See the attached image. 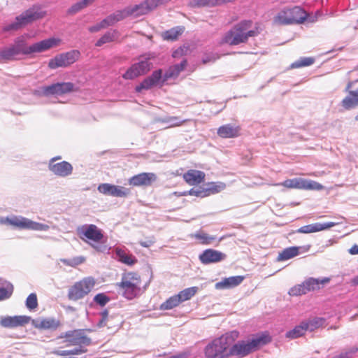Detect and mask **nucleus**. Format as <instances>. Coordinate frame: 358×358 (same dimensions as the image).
Returning a JSON list of instances; mask_svg holds the SVG:
<instances>
[{
    "mask_svg": "<svg viewBox=\"0 0 358 358\" xmlns=\"http://www.w3.org/2000/svg\"><path fill=\"white\" fill-rule=\"evenodd\" d=\"M252 24V22L247 20L237 23L225 34L223 42L230 45H237L246 43L249 37H255L259 34L257 27L249 30Z\"/></svg>",
    "mask_w": 358,
    "mask_h": 358,
    "instance_id": "1",
    "label": "nucleus"
},
{
    "mask_svg": "<svg viewBox=\"0 0 358 358\" xmlns=\"http://www.w3.org/2000/svg\"><path fill=\"white\" fill-rule=\"evenodd\" d=\"M271 341V338L267 332L257 334L248 341H241L234 344L229 348V355L245 357Z\"/></svg>",
    "mask_w": 358,
    "mask_h": 358,
    "instance_id": "2",
    "label": "nucleus"
},
{
    "mask_svg": "<svg viewBox=\"0 0 358 358\" xmlns=\"http://www.w3.org/2000/svg\"><path fill=\"white\" fill-rule=\"evenodd\" d=\"M307 18V13L301 6L285 7L273 17V23L277 25L302 24Z\"/></svg>",
    "mask_w": 358,
    "mask_h": 358,
    "instance_id": "3",
    "label": "nucleus"
},
{
    "mask_svg": "<svg viewBox=\"0 0 358 358\" xmlns=\"http://www.w3.org/2000/svg\"><path fill=\"white\" fill-rule=\"evenodd\" d=\"M141 284L140 275L136 273L129 272L123 274L119 287L123 296L131 300L139 294Z\"/></svg>",
    "mask_w": 358,
    "mask_h": 358,
    "instance_id": "4",
    "label": "nucleus"
},
{
    "mask_svg": "<svg viewBox=\"0 0 358 358\" xmlns=\"http://www.w3.org/2000/svg\"><path fill=\"white\" fill-rule=\"evenodd\" d=\"M231 342L228 334L214 339L205 348L204 352L206 358H225L229 356Z\"/></svg>",
    "mask_w": 358,
    "mask_h": 358,
    "instance_id": "5",
    "label": "nucleus"
},
{
    "mask_svg": "<svg viewBox=\"0 0 358 358\" xmlns=\"http://www.w3.org/2000/svg\"><path fill=\"white\" fill-rule=\"evenodd\" d=\"M44 15L45 12L41 10L39 6H34L19 16H17L13 22L4 26L3 30V31H17L23 26L36 20L42 18Z\"/></svg>",
    "mask_w": 358,
    "mask_h": 358,
    "instance_id": "6",
    "label": "nucleus"
},
{
    "mask_svg": "<svg viewBox=\"0 0 358 358\" xmlns=\"http://www.w3.org/2000/svg\"><path fill=\"white\" fill-rule=\"evenodd\" d=\"M330 279L329 278H308L301 284L292 287L288 292V294L292 296H297L312 291L320 289L321 286L328 283Z\"/></svg>",
    "mask_w": 358,
    "mask_h": 358,
    "instance_id": "7",
    "label": "nucleus"
},
{
    "mask_svg": "<svg viewBox=\"0 0 358 358\" xmlns=\"http://www.w3.org/2000/svg\"><path fill=\"white\" fill-rule=\"evenodd\" d=\"M94 285L95 280L93 278H85L82 280L76 282L69 289L68 298L72 301L81 299L90 292Z\"/></svg>",
    "mask_w": 358,
    "mask_h": 358,
    "instance_id": "8",
    "label": "nucleus"
},
{
    "mask_svg": "<svg viewBox=\"0 0 358 358\" xmlns=\"http://www.w3.org/2000/svg\"><path fill=\"white\" fill-rule=\"evenodd\" d=\"M171 0H144L138 4L127 6L129 15L138 17L154 10L160 5L166 4Z\"/></svg>",
    "mask_w": 358,
    "mask_h": 358,
    "instance_id": "9",
    "label": "nucleus"
},
{
    "mask_svg": "<svg viewBox=\"0 0 358 358\" xmlns=\"http://www.w3.org/2000/svg\"><path fill=\"white\" fill-rule=\"evenodd\" d=\"M21 55H26L25 40L22 36L17 38L13 44L0 51V59L3 60H15Z\"/></svg>",
    "mask_w": 358,
    "mask_h": 358,
    "instance_id": "10",
    "label": "nucleus"
},
{
    "mask_svg": "<svg viewBox=\"0 0 358 358\" xmlns=\"http://www.w3.org/2000/svg\"><path fill=\"white\" fill-rule=\"evenodd\" d=\"M74 85L72 83H57L48 86H43L36 90L35 94L38 96H62L73 90Z\"/></svg>",
    "mask_w": 358,
    "mask_h": 358,
    "instance_id": "11",
    "label": "nucleus"
},
{
    "mask_svg": "<svg viewBox=\"0 0 358 358\" xmlns=\"http://www.w3.org/2000/svg\"><path fill=\"white\" fill-rule=\"evenodd\" d=\"M61 338H66L69 345L90 346L92 339L87 336L83 329L68 331L61 335Z\"/></svg>",
    "mask_w": 358,
    "mask_h": 358,
    "instance_id": "12",
    "label": "nucleus"
},
{
    "mask_svg": "<svg viewBox=\"0 0 358 358\" xmlns=\"http://www.w3.org/2000/svg\"><path fill=\"white\" fill-rule=\"evenodd\" d=\"M79 55L80 52L78 50L59 54L49 61L48 66L51 69L66 67L74 63L78 59Z\"/></svg>",
    "mask_w": 358,
    "mask_h": 358,
    "instance_id": "13",
    "label": "nucleus"
},
{
    "mask_svg": "<svg viewBox=\"0 0 358 358\" xmlns=\"http://www.w3.org/2000/svg\"><path fill=\"white\" fill-rule=\"evenodd\" d=\"M280 185L287 188L320 190L323 186L313 180L303 178H293L285 180Z\"/></svg>",
    "mask_w": 358,
    "mask_h": 358,
    "instance_id": "14",
    "label": "nucleus"
},
{
    "mask_svg": "<svg viewBox=\"0 0 358 358\" xmlns=\"http://www.w3.org/2000/svg\"><path fill=\"white\" fill-rule=\"evenodd\" d=\"M152 67V63L148 59L135 63L122 75L125 80H133L140 76L147 73Z\"/></svg>",
    "mask_w": 358,
    "mask_h": 358,
    "instance_id": "15",
    "label": "nucleus"
},
{
    "mask_svg": "<svg viewBox=\"0 0 358 358\" xmlns=\"http://www.w3.org/2000/svg\"><path fill=\"white\" fill-rule=\"evenodd\" d=\"M57 157H52L48 162V169L55 176L65 178L73 172L72 165L66 161L57 162Z\"/></svg>",
    "mask_w": 358,
    "mask_h": 358,
    "instance_id": "16",
    "label": "nucleus"
},
{
    "mask_svg": "<svg viewBox=\"0 0 358 358\" xmlns=\"http://www.w3.org/2000/svg\"><path fill=\"white\" fill-rule=\"evenodd\" d=\"M59 42V39H56L55 38H50L48 39H45L39 42L35 43L31 45H27L25 42V55H31L34 53H40L45 52L51 48L57 45Z\"/></svg>",
    "mask_w": 358,
    "mask_h": 358,
    "instance_id": "17",
    "label": "nucleus"
},
{
    "mask_svg": "<svg viewBox=\"0 0 358 358\" xmlns=\"http://www.w3.org/2000/svg\"><path fill=\"white\" fill-rule=\"evenodd\" d=\"M77 233L80 238L84 240L83 236L94 242L99 243L103 237L101 231L94 224H84L77 229Z\"/></svg>",
    "mask_w": 358,
    "mask_h": 358,
    "instance_id": "18",
    "label": "nucleus"
},
{
    "mask_svg": "<svg viewBox=\"0 0 358 358\" xmlns=\"http://www.w3.org/2000/svg\"><path fill=\"white\" fill-rule=\"evenodd\" d=\"M97 189L103 194L115 197H126L130 193V190L128 188L110 183L100 184Z\"/></svg>",
    "mask_w": 358,
    "mask_h": 358,
    "instance_id": "19",
    "label": "nucleus"
},
{
    "mask_svg": "<svg viewBox=\"0 0 358 358\" xmlns=\"http://www.w3.org/2000/svg\"><path fill=\"white\" fill-rule=\"evenodd\" d=\"M227 255L218 250L206 249L199 255V259L205 265L220 262L225 259Z\"/></svg>",
    "mask_w": 358,
    "mask_h": 358,
    "instance_id": "20",
    "label": "nucleus"
},
{
    "mask_svg": "<svg viewBox=\"0 0 358 358\" xmlns=\"http://www.w3.org/2000/svg\"><path fill=\"white\" fill-rule=\"evenodd\" d=\"M157 179V177L154 173H141L129 178V183L133 186H150Z\"/></svg>",
    "mask_w": 358,
    "mask_h": 358,
    "instance_id": "21",
    "label": "nucleus"
},
{
    "mask_svg": "<svg viewBox=\"0 0 358 358\" xmlns=\"http://www.w3.org/2000/svg\"><path fill=\"white\" fill-rule=\"evenodd\" d=\"M162 71L159 69L155 71L151 76L145 78L135 88L137 92H141L143 90H150L152 87L156 86L162 79Z\"/></svg>",
    "mask_w": 358,
    "mask_h": 358,
    "instance_id": "22",
    "label": "nucleus"
},
{
    "mask_svg": "<svg viewBox=\"0 0 358 358\" xmlns=\"http://www.w3.org/2000/svg\"><path fill=\"white\" fill-rule=\"evenodd\" d=\"M30 320L27 316H6L0 320V325L5 328H15L27 324Z\"/></svg>",
    "mask_w": 358,
    "mask_h": 358,
    "instance_id": "23",
    "label": "nucleus"
},
{
    "mask_svg": "<svg viewBox=\"0 0 358 358\" xmlns=\"http://www.w3.org/2000/svg\"><path fill=\"white\" fill-rule=\"evenodd\" d=\"M352 83H349L345 88L348 95L342 100L341 106L346 110H351L358 107V88L349 90Z\"/></svg>",
    "mask_w": 358,
    "mask_h": 358,
    "instance_id": "24",
    "label": "nucleus"
},
{
    "mask_svg": "<svg viewBox=\"0 0 358 358\" xmlns=\"http://www.w3.org/2000/svg\"><path fill=\"white\" fill-rule=\"evenodd\" d=\"M338 223L334 222L320 223L316 222L311 224L303 226L296 230L297 233L310 234L328 229L336 226Z\"/></svg>",
    "mask_w": 358,
    "mask_h": 358,
    "instance_id": "25",
    "label": "nucleus"
},
{
    "mask_svg": "<svg viewBox=\"0 0 358 358\" xmlns=\"http://www.w3.org/2000/svg\"><path fill=\"white\" fill-rule=\"evenodd\" d=\"M59 324V320L50 317L32 320V325L38 329L55 330Z\"/></svg>",
    "mask_w": 358,
    "mask_h": 358,
    "instance_id": "26",
    "label": "nucleus"
},
{
    "mask_svg": "<svg viewBox=\"0 0 358 358\" xmlns=\"http://www.w3.org/2000/svg\"><path fill=\"white\" fill-rule=\"evenodd\" d=\"M241 128L239 126L232 124H227L217 129V135L224 138H231L238 137L240 135Z\"/></svg>",
    "mask_w": 358,
    "mask_h": 358,
    "instance_id": "27",
    "label": "nucleus"
},
{
    "mask_svg": "<svg viewBox=\"0 0 358 358\" xmlns=\"http://www.w3.org/2000/svg\"><path fill=\"white\" fill-rule=\"evenodd\" d=\"M243 280L244 277L242 275L225 278L217 282L215 287L217 289H231L239 285Z\"/></svg>",
    "mask_w": 358,
    "mask_h": 358,
    "instance_id": "28",
    "label": "nucleus"
},
{
    "mask_svg": "<svg viewBox=\"0 0 358 358\" xmlns=\"http://www.w3.org/2000/svg\"><path fill=\"white\" fill-rule=\"evenodd\" d=\"M183 179L190 185H196L204 180L205 173L201 171L191 169L184 173Z\"/></svg>",
    "mask_w": 358,
    "mask_h": 358,
    "instance_id": "29",
    "label": "nucleus"
},
{
    "mask_svg": "<svg viewBox=\"0 0 358 358\" xmlns=\"http://www.w3.org/2000/svg\"><path fill=\"white\" fill-rule=\"evenodd\" d=\"M50 226L45 224L32 221L27 217H22L20 229H29L39 231H46Z\"/></svg>",
    "mask_w": 358,
    "mask_h": 358,
    "instance_id": "30",
    "label": "nucleus"
},
{
    "mask_svg": "<svg viewBox=\"0 0 358 358\" xmlns=\"http://www.w3.org/2000/svg\"><path fill=\"white\" fill-rule=\"evenodd\" d=\"M187 65V60L183 59L180 64L170 66L164 75V81L170 78H176L184 70Z\"/></svg>",
    "mask_w": 358,
    "mask_h": 358,
    "instance_id": "31",
    "label": "nucleus"
},
{
    "mask_svg": "<svg viewBox=\"0 0 358 358\" xmlns=\"http://www.w3.org/2000/svg\"><path fill=\"white\" fill-rule=\"evenodd\" d=\"M184 31L185 27L183 26H177L164 31L162 36L166 41H176L179 36L182 34Z\"/></svg>",
    "mask_w": 358,
    "mask_h": 358,
    "instance_id": "32",
    "label": "nucleus"
},
{
    "mask_svg": "<svg viewBox=\"0 0 358 358\" xmlns=\"http://www.w3.org/2000/svg\"><path fill=\"white\" fill-rule=\"evenodd\" d=\"M127 7H125L122 10H118L113 13L107 16L111 25H114L115 23L123 20L124 19L129 17V13Z\"/></svg>",
    "mask_w": 358,
    "mask_h": 358,
    "instance_id": "33",
    "label": "nucleus"
},
{
    "mask_svg": "<svg viewBox=\"0 0 358 358\" xmlns=\"http://www.w3.org/2000/svg\"><path fill=\"white\" fill-rule=\"evenodd\" d=\"M116 256L120 262L129 266L134 265L137 262V259L134 255L128 254L122 249H116Z\"/></svg>",
    "mask_w": 358,
    "mask_h": 358,
    "instance_id": "34",
    "label": "nucleus"
},
{
    "mask_svg": "<svg viewBox=\"0 0 358 358\" xmlns=\"http://www.w3.org/2000/svg\"><path fill=\"white\" fill-rule=\"evenodd\" d=\"M119 33L117 30H110L106 32L96 43V46L100 47L105 43L113 42L117 39Z\"/></svg>",
    "mask_w": 358,
    "mask_h": 358,
    "instance_id": "35",
    "label": "nucleus"
},
{
    "mask_svg": "<svg viewBox=\"0 0 358 358\" xmlns=\"http://www.w3.org/2000/svg\"><path fill=\"white\" fill-rule=\"evenodd\" d=\"M299 248L294 246L287 248L279 253L277 260L280 262L292 259L299 255Z\"/></svg>",
    "mask_w": 358,
    "mask_h": 358,
    "instance_id": "36",
    "label": "nucleus"
},
{
    "mask_svg": "<svg viewBox=\"0 0 358 358\" xmlns=\"http://www.w3.org/2000/svg\"><path fill=\"white\" fill-rule=\"evenodd\" d=\"M303 322L307 330L312 331L322 327L324 324L325 320L322 317H314Z\"/></svg>",
    "mask_w": 358,
    "mask_h": 358,
    "instance_id": "37",
    "label": "nucleus"
},
{
    "mask_svg": "<svg viewBox=\"0 0 358 358\" xmlns=\"http://www.w3.org/2000/svg\"><path fill=\"white\" fill-rule=\"evenodd\" d=\"M22 216L12 215L10 217H0V224L11 225L20 229Z\"/></svg>",
    "mask_w": 358,
    "mask_h": 358,
    "instance_id": "38",
    "label": "nucleus"
},
{
    "mask_svg": "<svg viewBox=\"0 0 358 358\" xmlns=\"http://www.w3.org/2000/svg\"><path fill=\"white\" fill-rule=\"evenodd\" d=\"M194 237L200 241L203 245H210L217 241V237L210 236L202 231H198L194 234Z\"/></svg>",
    "mask_w": 358,
    "mask_h": 358,
    "instance_id": "39",
    "label": "nucleus"
},
{
    "mask_svg": "<svg viewBox=\"0 0 358 358\" xmlns=\"http://www.w3.org/2000/svg\"><path fill=\"white\" fill-rule=\"evenodd\" d=\"M308 331L304 322H301L300 324L296 326L292 330L289 331L286 333V337L289 338H296L303 336L305 332Z\"/></svg>",
    "mask_w": 358,
    "mask_h": 358,
    "instance_id": "40",
    "label": "nucleus"
},
{
    "mask_svg": "<svg viewBox=\"0 0 358 358\" xmlns=\"http://www.w3.org/2000/svg\"><path fill=\"white\" fill-rule=\"evenodd\" d=\"M181 303L178 294L172 296L160 305V310H171L178 306Z\"/></svg>",
    "mask_w": 358,
    "mask_h": 358,
    "instance_id": "41",
    "label": "nucleus"
},
{
    "mask_svg": "<svg viewBox=\"0 0 358 358\" xmlns=\"http://www.w3.org/2000/svg\"><path fill=\"white\" fill-rule=\"evenodd\" d=\"M226 188V184L222 182H213L207 185V187L205 188L208 196L211 194H216L220 192Z\"/></svg>",
    "mask_w": 358,
    "mask_h": 358,
    "instance_id": "42",
    "label": "nucleus"
},
{
    "mask_svg": "<svg viewBox=\"0 0 358 358\" xmlns=\"http://www.w3.org/2000/svg\"><path fill=\"white\" fill-rule=\"evenodd\" d=\"M215 6L216 0H192L189 3V6L192 8L213 7Z\"/></svg>",
    "mask_w": 358,
    "mask_h": 358,
    "instance_id": "43",
    "label": "nucleus"
},
{
    "mask_svg": "<svg viewBox=\"0 0 358 358\" xmlns=\"http://www.w3.org/2000/svg\"><path fill=\"white\" fill-rule=\"evenodd\" d=\"M0 287V301L10 298L13 292V286L11 283L5 281Z\"/></svg>",
    "mask_w": 358,
    "mask_h": 358,
    "instance_id": "44",
    "label": "nucleus"
},
{
    "mask_svg": "<svg viewBox=\"0 0 358 358\" xmlns=\"http://www.w3.org/2000/svg\"><path fill=\"white\" fill-rule=\"evenodd\" d=\"M198 290L197 287H192L189 288H186L178 294V296L180 299H181V302L185 301L187 300L190 299L192 296H194Z\"/></svg>",
    "mask_w": 358,
    "mask_h": 358,
    "instance_id": "45",
    "label": "nucleus"
},
{
    "mask_svg": "<svg viewBox=\"0 0 358 358\" xmlns=\"http://www.w3.org/2000/svg\"><path fill=\"white\" fill-rule=\"evenodd\" d=\"M86 259L83 256H77L72 257L71 259H60L59 261L62 262L64 265L76 267L78 265L83 264L85 262Z\"/></svg>",
    "mask_w": 358,
    "mask_h": 358,
    "instance_id": "46",
    "label": "nucleus"
},
{
    "mask_svg": "<svg viewBox=\"0 0 358 358\" xmlns=\"http://www.w3.org/2000/svg\"><path fill=\"white\" fill-rule=\"evenodd\" d=\"M315 62L313 57H301L290 65L291 69H297L312 65Z\"/></svg>",
    "mask_w": 358,
    "mask_h": 358,
    "instance_id": "47",
    "label": "nucleus"
},
{
    "mask_svg": "<svg viewBox=\"0 0 358 358\" xmlns=\"http://www.w3.org/2000/svg\"><path fill=\"white\" fill-rule=\"evenodd\" d=\"M358 352V347L351 346L344 349L338 355V358H352Z\"/></svg>",
    "mask_w": 358,
    "mask_h": 358,
    "instance_id": "48",
    "label": "nucleus"
},
{
    "mask_svg": "<svg viewBox=\"0 0 358 358\" xmlns=\"http://www.w3.org/2000/svg\"><path fill=\"white\" fill-rule=\"evenodd\" d=\"M26 306L29 310H34L38 306L37 296L35 293H31L27 296Z\"/></svg>",
    "mask_w": 358,
    "mask_h": 358,
    "instance_id": "49",
    "label": "nucleus"
},
{
    "mask_svg": "<svg viewBox=\"0 0 358 358\" xmlns=\"http://www.w3.org/2000/svg\"><path fill=\"white\" fill-rule=\"evenodd\" d=\"M94 301L101 306H104L110 301V298L105 293H99L94 297Z\"/></svg>",
    "mask_w": 358,
    "mask_h": 358,
    "instance_id": "50",
    "label": "nucleus"
},
{
    "mask_svg": "<svg viewBox=\"0 0 358 358\" xmlns=\"http://www.w3.org/2000/svg\"><path fill=\"white\" fill-rule=\"evenodd\" d=\"M220 58V55L217 52H207L205 53L202 57L203 64L213 63Z\"/></svg>",
    "mask_w": 358,
    "mask_h": 358,
    "instance_id": "51",
    "label": "nucleus"
},
{
    "mask_svg": "<svg viewBox=\"0 0 358 358\" xmlns=\"http://www.w3.org/2000/svg\"><path fill=\"white\" fill-rule=\"evenodd\" d=\"M188 193L189 195H193L201 198L208 196V193H206L205 188L202 187L192 188L188 191Z\"/></svg>",
    "mask_w": 358,
    "mask_h": 358,
    "instance_id": "52",
    "label": "nucleus"
},
{
    "mask_svg": "<svg viewBox=\"0 0 358 358\" xmlns=\"http://www.w3.org/2000/svg\"><path fill=\"white\" fill-rule=\"evenodd\" d=\"M78 348H75L70 350L71 355H81L87 352V346L78 345Z\"/></svg>",
    "mask_w": 358,
    "mask_h": 358,
    "instance_id": "53",
    "label": "nucleus"
},
{
    "mask_svg": "<svg viewBox=\"0 0 358 358\" xmlns=\"http://www.w3.org/2000/svg\"><path fill=\"white\" fill-rule=\"evenodd\" d=\"M101 320L99 321V326L102 327L106 325V321L107 320L108 316V311L107 310H104L101 313Z\"/></svg>",
    "mask_w": 358,
    "mask_h": 358,
    "instance_id": "54",
    "label": "nucleus"
},
{
    "mask_svg": "<svg viewBox=\"0 0 358 358\" xmlns=\"http://www.w3.org/2000/svg\"><path fill=\"white\" fill-rule=\"evenodd\" d=\"M183 121H180L177 117H172L166 121L171 124V126H179Z\"/></svg>",
    "mask_w": 358,
    "mask_h": 358,
    "instance_id": "55",
    "label": "nucleus"
},
{
    "mask_svg": "<svg viewBox=\"0 0 358 358\" xmlns=\"http://www.w3.org/2000/svg\"><path fill=\"white\" fill-rule=\"evenodd\" d=\"M320 15L321 14L319 10H317L314 15H309L307 13V18H306V21L307 20L309 22H315L317 21L318 16Z\"/></svg>",
    "mask_w": 358,
    "mask_h": 358,
    "instance_id": "56",
    "label": "nucleus"
},
{
    "mask_svg": "<svg viewBox=\"0 0 358 358\" xmlns=\"http://www.w3.org/2000/svg\"><path fill=\"white\" fill-rule=\"evenodd\" d=\"M98 24L101 29H105L109 26H112L107 17L101 20L99 23H98Z\"/></svg>",
    "mask_w": 358,
    "mask_h": 358,
    "instance_id": "57",
    "label": "nucleus"
},
{
    "mask_svg": "<svg viewBox=\"0 0 358 358\" xmlns=\"http://www.w3.org/2000/svg\"><path fill=\"white\" fill-rule=\"evenodd\" d=\"M55 355H57L58 356H68L71 355L70 350H57L54 352Z\"/></svg>",
    "mask_w": 358,
    "mask_h": 358,
    "instance_id": "58",
    "label": "nucleus"
},
{
    "mask_svg": "<svg viewBox=\"0 0 358 358\" xmlns=\"http://www.w3.org/2000/svg\"><path fill=\"white\" fill-rule=\"evenodd\" d=\"M349 253L350 255H358V245H354L350 250H349Z\"/></svg>",
    "mask_w": 358,
    "mask_h": 358,
    "instance_id": "59",
    "label": "nucleus"
},
{
    "mask_svg": "<svg viewBox=\"0 0 358 358\" xmlns=\"http://www.w3.org/2000/svg\"><path fill=\"white\" fill-rule=\"evenodd\" d=\"M89 29V31H90V32H92V33L97 32V31H100V30H101V29H100V27H99V24H95V25H94V26H92V27H89V29Z\"/></svg>",
    "mask_w": 358,
    "mask_h": 358,
    "instance_id": "60",
    "label": "nucleus"
},
{
    "mask_svg": "<svg viewBox=\"0 0 358 358\" xmlns=\"http://www.w3.org/2000/svg\"><path fill=\"white\" fill-rule=\"evenodd\" d=\"M182 52H183V50H182V48H178V49L176 50L173 52L172 56H173V57H175V58H176V57H179L180 55H182Z\"/></svg>",
    "mask_w": 358,
    "mask_h": 358,
    "instance_id": "61",
    "label": "nucleus"
},
{
    "mask_svg": "<svg viewBox=\"0 0 358 358\" xmlns=\"http://www.w3.org/2000/svg\"><path fill=\"white\" fill-rule=\"evenodd\" d=\"M152 244L151 241H141L140 245L144 248H148Z\"/></svg>",
    "mask_w": 358,
    "mask_h": 358,
    "instance_id": "62",
    "label": "nucleus"
},
{
    "mask_svg": "<svg viewBox=\"0 0 358 358\" xmlns=\"http://www.w3.org/2000/svg\"><path fill=\"white\" fill-rule=\"evenodd\" d=\"M352 283L355 285H358V275L352 279Z\"/></svg>",
    "mask_w": 358,
    "mask_h": 358,
    "instance_id": "63",
    "label": "nucleus"
},
{
    "mask_svg": "<svg viewBox=\"0 0 358 358\" xmlns=\"http://www.w3.org/2000/svg\"><path fill=\"white\" fill-rule=\"evenodd\" d=\"M174 194H177L178 196H187V195H189V193H188V191H185V192H180L178 194L177 192H175Z\"/></svg>",
    "mask_w": 358,
    "mask_h": 358,
    "instance_id": "64",
    "label": "nucleus"
}]
</instances>
